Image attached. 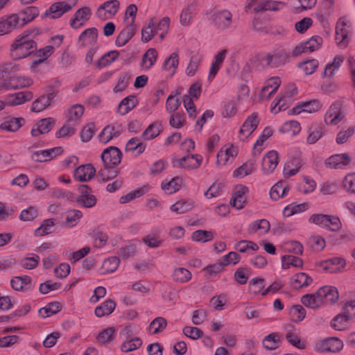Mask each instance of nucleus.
Returning <instances> with one entry per match:
<instances>
[{
	"label": "nucleus",
	"instance_id": "f257e3e1",
	"mask_svg": "<svg viewBox=\"0 0 355 355\" xmlns=\"http://www.w3.org/2000/svg\"><path fill=\"white\" fill-rule=\"evenodd\" d=\"M37 51V43L32 38H24L19 36L10 48L11 55L14 60L24 58Z\"/></svg>",
	"mask_w": 355,
	"mask_h": 355
},
{
	"label": "nucleus",
	"instance_id": "f03ea898",
	"mask_svg": "<svg viewBox=\"0 0 355 355\" xmlns=\"http://www.w3.org/2000/svg\"><path fill=\"white\" fill-rule=\"evenodd\" d=\"M284 6V3L282 1L273 0H251L245 6V11L248 12L252 8H253L254 12L267 10L276 11Z\"/></svg>",
	"mask_w": 355,
	"mask_h": 355
},
{
	"label": "nucleus",
	"instance_id": "7ed1b4c3",
	"mask_svg": "<svg viewBox=\"0 0 355 355\" xmlns=\"http://www.w3.org/2000/svg\"><path fill=\"white\" fill-rule=\"evenodd\" d=\"M122 155L119 148L110 146L103 151L101 157L104 166L116 167L121 163Z\"/></svg>",
	"mask_w": 355,
	"mask_h": 355
},
{
	"label": "nucleus",
	"instance_id": "20e7f679",
	"mask_svg": "<svg viewBox=\"0 0 355 355\" xmlns=\"http://www.w3.org/2000/svg\"><path fill=\"white\" fill-rule=\"evenodd\" d=\"M248 191V187L245 185L238 184L235 186L230 200V205L237 209H243L247 202L246 193Z\"/></svg>",
	"mask_w": 355,
	"mask_h": 355
},
{
	"label": "nucleus",
	"instance_id": "39448f33",
	"mask_svg": "<svg viewBox=\"0 0 355 355\" xmlns=\"http://www.w3.org/2000/svg\"><path fill=\"white\" fill-rule=\"evenodd\" d=\"M56 121L54 118L48 117L39 120L33 126L31 134L33 137L49 132L55 126Z\"/></svg>",
	"mask_w": 355,
	"mask_h": 355
},
{
	"label": "nucleus",
	"instance_id": "423d86ee",
	"mask_svg": "<svg viewBox=\"0 0 355 355\" xmlns=\"http://www.w3.org/2000/svg\"><path fill=\"white\" fill-rule=\"evenodd\" d=\"M119 5L118 0L107 1L98 7L96 15L100 19L105 20L117 12Z\"/></svg>",
	"mask_w": 355,
	"mask_h": 355
},
{
	"label": "nucleus",
	"instance_id": "0eeeda50",
	"mask_svg": "<svg viewBox=\"0 0 355 355\" xmlns=\"http://www.w3.org/2000/svg\"><path fill=\"white\" fill-rule=\"evenodd\" d=\"M72 9V6L64 1H58L53 3L41 16L42 19L50 17L51 19L60 17L63 14Z\"/></svg>",
	"mask_w": 355,
	"mask_h": 355
},
{
	"label": "nucleus",
	"instance_id": "6e6552de",
	"mask_svg": "<svg viewBox=\"0 0 355 355\" xmlns=\"http://www.w3.org/2000/svg\"><path fill=\"white\" fill-rule=\"evenodd\" d=\"M344 347L343 342L338 337L325 338L318 346L317 350L320 352L338 353Z\"/></svg>",
	"mask_w": 355,
	"mask_h": 355
},
{
	"label": "nucleus",
	"instance_id": "1a4fd4ad",
	"mask_svg": "<svg viewBox=\"0 0 355 355\" xmlns=\"http://www.w3.org/2000/svg\"><path fill=\"white\" fill-rule=\"evenodd\" d=\"M202 162V157L200 155L196 154L186 155L180 159L173 161L176 162L178 167L189 170L196 169L200 167Z\"/></svg>",
	"mask_w": 355,
	"mask_h": 355
},
{
	"label": "nucleus",
	"instance_id": "9d476101",
	"mask_svg": "<svg viewBox=\"0 0 355 355\" xmlns=\"http://www.w3.org/2000/svg\"><path fill=\"white\" fill-rule=\"evenodd\" d=\"M316 295L322 303H334L339 297L337 288L331 286L321 287L316 292Z\"/></svg>",
	"mask_w": 355,
	"mask_h": 355
},
{
	"label": "nucleus",
	"instance_id": "9b49d317",
	"mask_svg": "<svg viewBox=\"0 0 355 355\" xmlns=\"http://www.w3.org/2000/svg\"><path fill=\"white\" fill-rule=\"evenodd\" d=\"M96 174V168L91 164H82L74 171L73 177L79 182H87Z\"/></svg>",
	"mask_w": 355,
	"mask_h": 355
},
{
	"label": "nucleus",
	"instance_id": "f8f14e48",
	"mask_svg": "<svg viewBox=\"0 0 355 355\" xmlns=\"http://www.w3.org/2000/svg\"><path fill=\"white\" fill-rule=\"evenodd\" d=\"M62 152V148L60 146L47 150L35 151L32 154L31 159L36 162H46L57 155H61Z\"/></svg>",
	"mask_w": 355,
	"mask_h": 355
},
{
	"label": "nucleus",
	"instance_id": "ddd939ff",
	"mask_svg": "<svg viewBox=\"0 0 355 355\" xmlns=\"http://www.w3.org/2000/svg\"><path fill=\"white\" fill-rule=\"evenodd\" d=\"M214 22L220 29L225 30L231 27L232 14L228 10H223L214 13Z\"/></svg>",
	"mask_w": 355,
	"mask_h": 355
},
{
	"label": "nucleus",
	"instance_id": "4468645a",
	"mask_svg": "<svg viewBox=\"0 0 355 355\" xmlns=\"http://www.w3.org/2000/svg\"><path fill=\"white\" fill-rule=\"evenodd\" d=\"M320 266L323 270L329 271L331 273H338L345 267L346 261L342 257H334L324 261Z\"/></svg>",
	"mask_w": 355,
	"mask_h": 355
},
{
	"label": "nucleus",
	"instance_id": "2eb2a0df",
	"mask_svg": "<svg viewBox=\"0 0 355 355\" xmlns=\"http://www.w3.org/2000/svg\"><path fill=\"white\" fill-rule=\"evenodd\" d=\"M351 162V158L347 153L336 154L331 155L324 161L327 167L331 168H339L347 166Z\"/></svg>",
	"mask_w": 355,
	"mask_h": 355
},
{
	"label": "nucleus",
	"instance_id": "dca6fc26",
	"mask_svg": "<svg viewBox=\"0 0 355 355\" xmlns=\"http://www.w3.org/2000/svg\"><path fill=\"white\" fill-rule=\"evenodd\" d=\"M279 162L277 152L271 150L267 153L262 159V170L266 173L269 174L274 171L277 167Z\"/></svg>",
	"mask_w": 355,
	"mask_h": 355
},
{
	"label": "nucleus",
	"instance_id": "f3484780",
	"mask_svg": "<svg viewBox=\"0 0 355 355\" xmlns=\"http://www.w3.org/2000/svg\"><path fill=\"white\" fill-rule=\"evenodd\" d=\"M90 15L91 10L88 7H84L77 10L73 17L70 20L71 27L77 29L83 26L84 21H87Z\"/></svg>",
	"mask_w": 355,
	"mask_h": 355
},
{
	"label": "nucleus",
	"instance_id": "a211bd4d",
	"mask_svg": "<svg viewBox=\"0 0 355 355\" xmlns=\"http://www.w3.org/2000/svg\"><path fill=\"white\" fill-rule=\"evenodd\" d=\"M281 80L279 77L270 78L265 86L263 87L260 92V98H270L278 89L280 86Z\"/></svg>",
	"mask_w": 355,
	"mask_h": 355
},
{
	"label": "nucleus",
	"instance_id": "6ab92c4d",
	"mask_svg": "<svg viewBox=\"0 0 355 355\" xmlns=\"http://www.w3.org/2000/svg\"><path fill=\"white\" fill-rule=\"evenodd\" d=\"M259 123L258 114L253 112L246 119L239 130V133L243 135L246 133L245 137L247 138L257 129Z\"/></svg>",
	"mask_w": 355,
	"mask_h": 355
},
{
	"label": "nucleus",
	"instance_id": "aec40b11",
	"mask_svg": "<svg viewBox=\"0 0 355 355\" xmlns=\"http://www.w3.org/2000/svg\"><path fill=\"white\" fill-rule=\"evenodd\" d=\"M24 123L25 119L23 117L9 116L0 124V129L8 132H17Z\"/></svg>",
	"mask_w": 355,
	"mask_h": 355
},
{
	"label": "nucleus",
	"instance_id": "412c9836",
	"mask_svg": "<svg viewBox=\"0 0 355 355\" xmlns=\"http://www.w3.org/2000/svg\"><path fill=\"white\" fill-rule=\"evenodd\" d=\"M39 9L36 6H27L20 10L17 15L20 17L21 26L24 27L27 24L33 21L39 15Z\"/></svg>",
	"mask_w": 355,
	"mask_h": 355
},
{
	"label": "nucleus",
	"instance_id": "4be33fe9",
	"mask_svg": "<svg viewBox=\"0 0 355 355\" xmlns=\"http://www.w3.org/2000/svg\"><path fill=\"white\" fill-rule=\"evenodd\" d=\"M346 23L340 19L336 26V40L340 48H345L348 44V30L346 29Z\"/></svg>",
	"mask_w": 355,
	"mask_h": 355
},
{
	"label": "nucleus",
	"instance_id": "5701e85b",
	"mask_svg": "<svg viewBox=\"0 0 355 355\" xmlns=\"http://www.w3.org/2000/svg\"><path fill=\"white\" fill-rule=\"evenodd\" d=\"M33 98V92L30 91L20 92L8 96L9 100L5 101L6 106H15L21 105L26 101H29Z\"/></svg>",
	"mask_w": 355,
	"mask_h": 355
},
{
	"label": "nucleus",
	"instance_id": "b1692460",
	"mask_svg": "<svg viewBox=\"0 0 355 355\" xmlns=\"http://www.w3.org/2000/svg\"><path fill=\"white\" fill-rule=\"evenodd\" d=\"M137 31V26L128 25L123 28L116 37L115 44L117 46H123L127 44L135 35Z\"/></svg>",
	"mask_w": 355,
	"mask_h": 355
},
{
	"label": "nucleus",
	"instance_id": "393cba45",
	"mask_svg": "<svg viewBox=\"0 0 355 355\" xmlns=\"http://www.w3.org/2000/svg\"><path fill=\"white\" fill-rule=\"evenodd\" d=\"M290 87L291 88L285 92L284 96L277 100L274 106L271 107L272 112H275L277 113L282 110H286L287 108V105L285 102L297 93V89L294 85H291Z\"/></svg>",
	"mask_w": 355,
	"mask_h": 355
},
{
	"label": "nucleus",
	"instance_id": "a878e982",
	"mask_svg": "<svg viewBox=\"0 0 355 355\" xmlns=\"http://www.w3.org/2000/svg\"><path fill=\"white\" fill-rule=\"evenodd\" d=\"M137 103V99L135 96H128L124 98L118 106V112L121 115H125L135 108Z\"/></svg>",
	"mask_w": 355,
	"mask_h": 355
},
{
	"label": "nucleus",
	"instance_id": "bb28decb",
	"mask_svg": "<svg viewBox=\"0 0 355 355\" xmlns=\"http://www.w3.org/2000/svg\"><path fill=\"white\" fill-rule=\"evenodd\" d=\"M291 280V286L295 289H300L302 287H306L313 281L311 277L304 272H300L296 274L292 277Z\"/></svg>",
	"mask_w": 355,
	"mask_h": 355
},
{
	"label": "nucleus",
	"instance_id": "cd10ccee",
	"mask_svg": "<svg viewBox=\"0 0 355 355\" xmlns=\"http://www.w3.org/2000/svg\"><path fill=\"white\" fill-rule=\"evenodd\" d=\"M162 131V125L160 121H155L149 125L142 133V137L145 140H150L157 137Z\"/></svg>",
	"mask_w": 355,
	"mask_h": 355
},
{
	"label": "nucleus",
	"instance_id": "c85d7f7f",
	"mask_svg": "<svg viewBox=\"0 0 355 355\" xmlns=\"http://www.w3.org/2000/svg\"><path fill=\"white\" fill-rule=\"evenodd\" d=\"M116 308V303L112 300L105 301L95 309L94 313L98 318L111 314Z\"/></svg>",
	"mask_w": 355,
	"mask_h": 355
},
{
	"label": "nucleus",
	"instance_id": "c756f323",
	"mask_svg": "<svg viewBox=\"0 0 355 355\" xmlns=\"http://www.w3.org/2000/svg\"><path fill=\"white\" fill-rule=\"evenodd\" d=\"M157 58V51L155 49H148L143 55L141 66L146 69H150L155 63Z\"/></svg>",
	"mask_w": 355,
	"mask_h": 355
},
{
	"label": "nucleus",
	"instance_id": "7c9ffc66",
	"mask_svg": "<svg viewBox=\"0 0 355 355\" xmlns=\"http://www.w3.org/2000/svg\"><path fill=\"white\" fill-rule=\"evenodd\" d=\"M121 135L119 130H114V128L112 125H106L99 135V140L103 144L108 143L114 138L118 137Z\"/></svg>",
	"mask_w": 355,
	"mask_h": 355
},
{
	"label": "nucleus",
	"instance_id": "2f4dec72",
	"mask_svg": "<svg viewBox=\"0 0 355 355\" xmlns=\"http://www.w3.org/2000/svg\"><path fill=\"white\" fill-rule=\"evenodd\" d=\"M54 47L53 46H46L44 48L36 51L37 60H34L31 64V68L35 69L37 66L44 62L53 53Z\"/></svg>",
	"mask_w": 355,
	"mask_h": 355
},
{
	"label": "nucleus",
	"instance_id": "473e14b6",
	"mask_svg": "<svg viewBox=\"0 0 355 355\" xmlns=\"http://www.w3.org/2000/svg\"><path fill=\"white\" fill-rule=\"evenodd\" d=\"M196 10V3H191L184 8L180 16V21L183 26H188L190 24L192 16Z\"/></svg>",
	"mask_w": 355,
	"mask_h": 355
},
{
	"label": "nucleus",
	"instance_id": "72a5a7b5",
	"mask_svg": "<svg viewBox=\"0 0 355 355\" xmlns=\"http://www.w3.org/2000/svg\"><path fill=\"white\" fill-rule=\"evenodd\" d=\"M256 161L250 159L243 165L234 170L233 176L234 178H243L248 175H250L254 167Z\"/></svg>",
	"mask_w": 355,
	"mask_h": 355
},
{
	"label": "nucleus",
	"instance_id": "f704fd0d",
	"mask_svg": "<svg viewBox=\"0 0 355 355\" xmlns=\"http://www.w3.org/2000/svg\"><path fill=\"white\" fill-rule=\"evenodd\" d=\"M98 37V30L97 28L92 27L85 29L79 36L78 41L82 42L81 46H85L86 45L85 41L89 40V43H95Z\"/></svg>",
	"mask_w": 355,
	"mask_h": 355
},
{
	"label": "nucleus",
	"instance_id": "c9c22d12",
	"mask_svg": "<svg viewBox=\"0 0 355 355\" xmlns=\"http://www.w3.org/2000/svg\"><path fill=\"white\" fill-rule=\"evenodd\" d=\"M288 191V189L285 185V182L279 181L272 187L270 191V196L271 199L277 200L280 198L284 197Z\"/></svg>",
	"mask_w": 355,
	"mask_h": 355
},
{
	"label": "nucleus",
	"instance_id": "e433bc0d",
	"mask_svg": "<svg viewBox=\"0 0 355 355\" xmlns=\"http://www.w3.org/2000/svg\"><path fill=\"white\" fill-rule=\"evenodd\" d=\"M6 31L9 33L12 32L15 29L22 28L20 23V17L17 14H12L8 16L6 19L2 18L1 19Z\"/></svg>",
	"mask_w": 355,
	"mask_h": 355
},
{
	"label": "nucleus",
	"instance_id": "4c0bfd02",
	"mask_svg": "<svg viewBox=\"0 0 355 355\" xmlns=\"http://www.w3.org/2000/svg\"><path fill=\"white\" fill-rule=\"evenodd\" d=\"M270 228V223L266 219H260L252 222L248 229L249 233H255L259 230H261L263 234L269 232Z\"/></svg>",
	"mask_w": 355,
	"mask_h": 355
},
{
	"label": "nucleus",
	"instance_id": "58836bf2",
	"mask_svg": "<svg viewBox=\"0 0 355 355\" xmlns=\"http://www.w3.org/2000/svg\"><path fill=\"white\" fill-rule=\"evenodd\" d=\"M191 272L184 268H175L173 272L172 277L175 282L185 283L191 279Z\"/></svg>",
	"mask_w": 355,
	"mask_h": 355
},
{
	"label": "nucleus",
	"instance_id": "ea45409f",
	"mask_svg": "<svg viewBox=\"0 0 355 355\" xmlns=\"http://www.w3.org/2000/svg\"><path fill=\"white\" fill-rule=\"evenodd\" d=\"M119 55V53L117 51H111L104 54L96 62V67L103 68L111 64Z\"/></svg>",
	"mask_w": 355,
	"mask_h": 355
},
{
	"label": "nucleus",
	"instance_id": "a19ab883",
	"mask_svg": "<svg viewBox=\"0 0 355 355\" xmlns=\"http://www.w3.org/2000/svg\"><path fill=\"white\" fill-rule=\"evenodd\" d=\"M62 306L60 302H53L49 303L47 306L40 309L39 310V315L44 318L60 312Z\"/></svg>",
	"mask_w": 355,
	"mask_h": 355
},
{
	"label": "nucleus",
	"instance_id": "79ce46f5",
	"mask_svg": "<svg viewBox=\"0 0 355 355\" xmlns=\"http://www.w3.org/2000/svg\"><path fill=\"white\" fill-rule=\"evenodd\" d=\"M193 207V204L189 200H180L171 206L170 209L178 214H184Z\"/></svg>",
	"mask_w": 355,
	"mask_h": 355
},
{
	"label": "nucleus",
	"instance_id": "37998d69",
	"mask_svg": "<svg viewBox=\"0 0 355 355\" xmlns=\"http://www.w3.org/2000/svg\"><path fill=\"white\" fill-rule=\"evenodd\" d=\"M120 173V169L115 168L112 166H104V168L98 171V176L101 178L103 182L116 178Z\"/></svg>",
	"mask_w": 355,
	"mask_h": 355
},
{
	"label": "nucleus",
	"instance_id": "c03bdc74",
	"mask_svg": "<svg viewBox=\"0 0 355 355\" xmlns=\"http://www.w3.org/2000/svg\"><path fill=\"white\" fill-rule=\"evenodd\" d=\"M349 320H351L347 315L340 313L332 319L331 327L337 331H342L345 329L347 322Z\"/></svg>",
	"mask_w": 355,
	"mask_h": 355
},
{
	"label": "nucleus",
	"instance_id": "a18cd8bd",
	"mask_svg": "<svg viewBox=\"0 0 355 355\" xmlns=\"http://www.w3.org/2000/svg\"><path fill=\"white\" fill-rule=\"evenodd\" d=\"M290 315L292 321L295 322H301L306 316V310L300 304L293 305L291 308Z\"/></svg>",
	"mask_w": 355,
	"mask_h": 355
},
{
	"label": "nucleus",
	"instance_id": "49530a36",
	"mask_svg": "<svg viewBox=\"0 0 355 355\" xmlns=\"http://www.w3.org/2000/svg\"><path fill=\"white\" fill-rule=\"evenodd\" d=\"M54 225L55 223L53 219L49 218L44 220L42 225L35 230V235L36 236H42L51 233Z\"/></svg>",
	"mask_w": 355,
	"mask_h": 355
},
{
	"label": "nucleus",
	"instance_id": "de8ad7c7",
	"mask_svg": "<svg viewBox=\"0 0 355 355\" xmlns=\"http://www.w3.org/2000/svg\"><path fill=\"white\" fill-rule=\"evenodd\" d=\"M301 302L306 307L311 309H317L320 306V304L322 303L320 300L317 297L315 294H305L301 298Z\"/></svg>",
	"mask_w": 355,
	"mask_h": 355
},
{
	"label": "nucleus",
	"instance_id": "09e8293b",
	"mask_svg": "<svg viewBox=\"0 0 355 355\" xmlns=\"http://www.w3.org/2000/svg\"><path fill=\"white\" fill-rule=\"evenodd\" d=\"M142 345L140 338L135 337L134 338L124 341L121 345V350L123 352H130L139 349Z\"/></svg>",
	"mask_w": 355,
	"mask_h": 355
},
{
	"label": "nucleus",
	"instance_id": "8fccbe9b",
	"mask_svg": "<svg viewBox=\"0 0 355 355\" xmlns=\"http://www.w3.org/2000/svg\"><path fill=\"white\" fill-rule=\"evenodd\" d=\"M282 268L287 269L290 266L300 268L303 265L302 259L293 255H284L282 257Z\"/></svg>",
	"mask_w": 355,
	"mask_h": 355
},
{
	"label": "nucleus",
	"instance_id": "3c124183",
	"mask_svg": "<svg viewBox=\"0 0 355 355\" xmlns=\"http://www.w3.org/2000/svg\"><path fill=\"white\" fill-rule=\"evenodd\" d=\"M191 239L197 242H207L214 239V234L211 231L198 230L193 232Z\"/></svg>",
	"mask_w": 355,
	"mask_h": 355
},
{
	"label": "nucleus",
	"instance_id": "603ef678",
	"mask_svg": "<svg viewBox=\"0 0 355 355\" xmlns=\"http://www.w3.org/2000/svg\"><path fill=\"white\" fill-rule=\"evenodd\" d=\"M116 334V329L114 327H107L100 332L96 338L101 344L110 342L114 340Z\"/></svg>",
	"mask_w": 355,
	"mask_h": 355
},
{
	"label": "nucleus",
	"instance_id": "864d4df0",
	"mask_svg": "<svg viewBox=\"0 0 355 355\" xmlns=\"http://www.w3.org/2000/svg\"><path fill=\"white\" fill-rule=\"evenodd\" d=\"M272 131L270 128L266 127L264 128V130L262 131V132L261 133L258 139L257 140L256 143L254 145V155H259L261 153L262 148L257 149V146H261L267 139L272 136Z\"/></svg>",
	"mask_w": 355,
	"mask_h": 355
},
{
	"label": "nucleus",
	"instance_id": "5fc2aeb1",
	"mask_svg": "<svg viewBox=\"0 0 355 355\" xmlns=\"http://www.w3.org/2000/svg\"><path fill=\"white\" fill-rule=\"evenodd\" d=\"M278 334L272 333L266 336L263 340V346L268 350H274L278 347Z\"/></svg>",
	"mask_w": 355,
	"mask_h": 355
},
{
	"label": "nucleus",
	"instance_id": "6e6d98bb",
	"mask_svg": "<svg viewBox=\"0 0 355 355\" xmlns=\"http://www.w3.org/2000/svg\"><path fill=\"white\" fill-rule=\"evenodd\" d=\"M179 64L178 54L176 52L172 53L170 56L164 61L163 68L165 70L172 69L171 75L175 73Z\"/></svg>",
	"mask_w": 355,
	"mask_h": 355
},
{
	"label": "nucleus",
	"instance_id": "4d7b16f0",
	"mask_svg": "<svg viewBox=\"0 0 355 355\" xmlns=\"http://www.w3.org/2000/svg\"><path fill=\"white\" fill-rule=\"evenodd\" d=\"M167 326V320L162 317L155 318L149 325L150 329H153V334H157L163 331Z\"/></svg>",
	"mask_w": 355,
	"mask_h": 355
},
{
	"label": "nucleus",
	"instance_id": "13d9d810",
	"mask_svg": "<svg viewBox=\"0 0 355 355\" xmlns=\"http://www.w3.org/2000/svg\"><path fill=\"white\" fill-rule=\"evenodd\" d=\"M85 111L84 107L80 104H76L71 107L69 110L68 121H76L83 114Z\"/></svg>",
	"mask_w": 355,
	"mask_h": 355
},
{
	"label": "nucleus",
	"instance_id": "bf43d9fd",
	"mask_svg": "<svg viewBox=\"0 0 355 355\" xmlns=\"http://www.w3.org/2000/svg\"><path fill=\"white\" fill-rule=\"evenodd\" d=\"M33 80L30 78H26L23 77H14L11 79L10 83V87L13 89H18L25 87L31 85Z\"/></svg>",
	"mask_w": 355,
	"mask_h": 355
},
{
	"label": "nucleus",
	"instance_id": "052dcab7",
	"mask_svg": "<svg viewBox=\"0 0 355 355\" xmlns=\"http://www.w3.org/2000/svg\"><path fill=\"white\" fill-rule=\"evenodd\" d=\"M120 263V259L117 257H111L106 259L103 263V268L107 273L114 272Z\"/></svg>",
	"mask_w": 355,
	"mask_h": 355
},
{
	"label": "nucleus",
	"instance_id": "680f3d73",
	"mask_svg": "<svg viewBox=\"0 0 355 355\" xmlns=\"http://www.w3.org/2000/svg\"><path fill=\"white\" fill-rule=\"evenodd\" d=\"M182 183V178L180 177H175L166 184L162 183V189L164 191H168L169 193H173L179 190Z\"/></svg>",
	"mask_w": 355,
	"mask_h": 355
},
{
	"label": "nucleus",
	"instance_id": "e2e57ef3",
	"mask_svg": "<svg viewBox=\"0 0 355 355\" xmlns=\"http://www.w3.org/2000/svg\"><path fill=\"white\" fill-rule=\"evenodd\" d=\"M298 67L304 71L306 75H311L314 73L318 68V61L315 59L308 60L299 63Z\"/></svg>",
	"mask_w": 355,
	"mask_h": 355
},
{
	"label": "nucleus",
	"instance_id": "0e129e2a",
	"mask_svg": "<svg viewBox=\"0 0 355 355\" xmlns=\"http://www.w3.org/2000/svg\"><path fill=\"white\" fill-rule=\"evenodd\" d=\"M343 187L347 192L355 195V173L345 175L343 180Z\"/></svg>",
	"mask_w": 355,
	"mask_h": 355
},
{
	"label": "nucleus",
	"instance_id": "69168bd1",
	"mask_svg": "<svg viewBox=\"0 0 355 355\" xmlns=\"http://www.w3.org/2000/svg\"><path fill=\"white\" fill-rule=\"evenodd\" d=\"M95 124L93 122L87 123L80 131V138L82 141L87 142L91 140L94 135Z\"/></svg>",
	"mask_w": 355,
	"mask_h": 355
},
{
	"label": "nucleus",
	"instance_id": "338daca9",
	"mask_svg": "<svg viewBox=\"0 0 355 355\" xmlns=\"http://www.w3.org/2000/svg\"><path fill=\"white\" fill-rule=\"evenodd\" d=\"M290 58V51L284 49H277L275 51V62L277 66L283 65Z\"/></svg>",
	"mask_w": 355,
	"mask_h": 355
},
{
	"label": "nucleus",
	"instance_id": "774afa93",
	"mask_svg": "<svg viewBox=\"0 0 355 355\" xmlns=\"http://www.w3.org/2000/svg\"><path fill=\"white\" fill-rule=\"evenodd\" d=\"M48 100H46L44 98V95H42L35 99L31 107V112H40L47 108L49 105V103H47Z\"/></svg>",
	"mask_w": 355,
	"mask_h": 355
}]
</instances>
